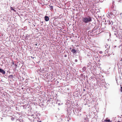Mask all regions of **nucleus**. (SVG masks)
<instances>
[{
	"instance_id": "5",
	"label": "nucleus",
	"mask_w": 122,
	"mask_h": 122,
	"mask_svg": "<svg viewBox=\"0 0 122 122\" xmlns=\"http://www.w3.org/2000/svg\"><path fill=\"white\" fill-rule=\"evenodd\" d=\"M71 51L73 53H75L76 52V51L74 49H72L71 50Z\"/></svg>"
},
{
	"instance_id": "9",
	"label": "nucleus",
	"mask_w": 122,
	"mask_h": 122,
	"mask_svg": "<svg viewBox=\"0 0 122 122\" xmlns=\"http://www.w3.org/2000/svg\"><path fill=\"white\" fill-rule=\"evenodd\" d=\"M35 45H36V46H37V44H35Z\"/></svg>"
},
{
	"instance_id": "1",
	"label": "nucleus",
	"mask_w": 122,
	"mask_h": 122,
	"mask_svg": "<svg viewBox=\"0 0 122 122\" xmlns=\"http://www.w3.org/2000/svg\"><path fill=\"white\" fill-rule=\"evenodd\" d=\"M83 21L85 23H87L92 21L91 18L89 17L83 18L82 19Z\"/></svg>"
},
{
	"instance_id": "7",
	"label": "nucleus",
	"mask_w": 122,
	"mask_h": 122,
	"mask_svg": "<svg viewBox=\"0 0 122 122\" xmlns=\"http://www.w3.org/2000/svg\"><path fill=\"white\" fill-rule=\"evenodd\" d=\"M50 8H51V9H53V7L52 6H50Z\"/></svg>"
},
{
	"instance_id": "12",
	"label": "nucleus",
	"mask_w": 122,
	"mask_h": 122,
	"mask_svg": "<svg viewBox=\"0 0 122 122\" xmlns=\"http://www.w3.org/2000/svg\"><path fill=\"white\" fill-rule=\"evenodd\" d=\"M65 56V57H66V56Z\"/></svg>"
},
{
	"instance_id": "6",
	"label": "nucleus",
	"mask_w": 122,
	"mask_h": 122,
	"mask_svg": "<svg viewBox=\"0 0 122 122\" xmlns=\"http://www.w3.org/2000/svg\"><path fill=\"white\" fill-rule=\"evenodd\" d=\"M11 10H13L14 11H15V10H14V9H13V8L12 7H11Z\"/></svg>"
},
{
	"instance_id": "4",
	"label": "nucleus",
	"mask_w": 122,
	"mask_h": 122,
	"mask_svg": "<svg viewBox=\"0 0 122 122\" xmlns=\"http://www.w3.org/2000/svg\"><path fill=\"white\" fill-rule=\"evenodd\" d=\"M104 122H111V121L110 120H104Z\"/></svg>"
},
{
	"instance_id": "3",
	"label": "nucleus",
	"mask_w": 122,
	"mask_h": 122,
	"mask_svg": "<svg viewBox=\"0 0 122 122\" xmlns=\"http://www.w3.org/2000/svg\"><path fill=\"white\" fill-rule=\"evenodd\" d=\"M0 72L1 73L3 74H5V71H4L2 69H1L0 68Z\"/></svg>"
},
{
	"instance_id": "2",
	"label": "nucleus",
	"mask_w": 122,
	"mask_h": 122,
	"mask_svg": "<svg viewBox=\"0 0 122 122\" xmlns=\"http://www.w3.org/2000/svg\"><path fill=\"white\" fill-rule=\"evenodd\" d=\"M45 20L46 21H48L49 20V18L47 16H45Z\"/></svg>"
},
{
	"instance_id": "8",
	"label": "nucleus",
	"mask_w": 122,
	"mask_h": 122,
	"mask_svg": "<svg viewBox=\"0 0 122 122\" xmlns=\"http://www.w3.org/2000/svg\"><path fill=\"white\" fill-rule=\"evenodd\" d=\"M121 92H122V87H121Z\"/></svg>"
},
{
	"instance_id": "11",
	"label": "nucleus",
	"mask_w": 122,
	"mask_h": 122,
	"mask_svg": "<svg viewBox=\"0 0 122 122\" xmlns=\"http://www.w3.org/2000/svg\"><path fill=\"white\" fill-rule=\"evenodd\" d=\"M121 14H122V13H121L120 14V15H121Z\"/></svg>"
},
{
	"instance_id": "10",
	"label": "nucleus",
	"mask_w": 122,
	"mask_h": 122,
	"mask_svg": "<svg viewBox=\"0 0 122 122\" xmlns=\"http://www.w3.org/2000/svg\"><path fill=\"white\" fill-rule=\"evenodd\" d=\"M41 122V121H40L39 122Z\"/></svg>"
}]
</instances>
